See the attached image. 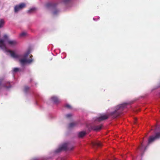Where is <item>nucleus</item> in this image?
Here are the masks:
<instances>
[{
	"instance_id": "4468645a",
	"label": "nucleus",
	"mask_w": 160,
	"mask_h": 160,
	"mask_svg": "<svg viewBox=\"0 0 160 160\" xmlns=\"http://www.w3.org/2000/svg\"><path fill=\"white\" fill-rule=\"evenodd\" d=\"M4 87L8 89L11 88L12 86L10 84L9 82H7L4 85Z\"/></svg>"
},
{
	"instance_id": "6ab92c4d",
	"label": "nucleus",
	"mask_w": 160,
	"mask_h": 160,
	"mask_svg": "<svg viewBox=\"0 0 160 160\" xmlns=\"http://www.w3.org/2000/svg\"><path fill=\"white\" fill-rule=\"evenodd\" d=\"M27 34V33L25 32H23L21 33L20 35V37H23L25 36Z\"/></svg>"
},
{
	"instance_id": "1a4fd4ad",
	"label": "nucleus",
	"mask_w": 160,
	"mask_h": 160,
	"mask_svg": "<svg viewBox=\"0 0 160 160\" xmlns=\"http://www.w3.org/2000/svg\"><path fill=\"white\" fill-rule=\"evenodd\" d=\"M102 127V125H94L92 127V129L95 131H98L101 130Z\"/></svg>"
},
{
	"instance_id": "bb28decb",
	"label": "nucleus",
	"mask_w": 160,
	"mask_h": 160,
	"mask_svg": "<svg viewBox=\"0 0 160 160\" xmlns=\"http://www.w3.org/2000/svg\"><path fill=\"white\" fill-rule=\"evenodd\" d=\"M61 160H65L66 158L65 157H63L61 158Z\"/></svg>"
},
{
	"instance_id": "39448f33",
	"label": "nucleus",
	"mask_w": 160,
	"mask_h": 160,
	"mask_svg": "<svg viewBox=\"0 0 160 160\" xmlns=\"http://www.w3.org/2000/svg\"><path fill=\"white\" fill-rule=\"evenodd\" d=\"M108 114H100V116L97 118L96 121L100 122L103 121L107 119L109 117Z\"/></svg>"
},
{
	"instance_id": "6e6552de",
	"label": "nucleus",
	"mask_w": 160,
	"mask_h": 160,
	"mask_svg": "<svg viewBox=\"0 0 160 160\" xmlns=\"http://www.w3.org/2000/svg\"><path fill=\"white\" fill-rule=\"evenodd\" d=\"M0 48L2 50H6V47L4 43V41L2 39H0Z\"/></svg>"
},
{
	"instance_id": "cd10ccee",
	"label": "nucleus",
	"mask_w": 160,
	"mask_h": 160,
	"mask_svg": "<svg viewBox=\"0 0 160 160\" xmlns=\"http://www.w3.org/2000/svg\"><path fill=\"white\" fill-rule=\"evenodd\" d=\"M2 79H0V85L2 83Z\"/></svg>"
},
{
	"instance_id": "20e7f679",
	"label": "nucleus",
	"mask_w": 160,
	"mask_h": 160,
	"mask_svg": "<svg viewBox=\"0 0 160 160\" xmlns=\"http://www.w3.org/2000/svg\"><path fill=\"white\" fill-rule=\"evenodd\" d=\"M160 138V132L156 133L155 136H152L148 139V145L153 142L156 139Z\"/></svg>"
},
{
	"instance_id": "412c9836",
	"label": "nucleus",
	"mask_w": 160,
	"mask_h": 160,
	"mask_svg": "<svg viewBox=\"0 0 160 160\" xmlns=\"http://www.w3.org/2000/svg\"><path fill=\"white\" fill-rule=\"evenodd\" d=\"M19 69L18 68H14L13 69V71L14 72H16L19 71Z\"/></svg>"
},
{
	"instance_id": "dca6fc26",
	"label": "nucleus",
	"mask_w": 160,
	"mask_h": 160,
	"mask_svg": "<svg viewBox=\"0 0 160 160\" xmlns=\"http://www.w3.org/2000/svg\"><path fill=\"white\" fill-rule=\"evenodd\" d=\"M76 125V123L75 122H72L69 124V128H71L73 127Z\"/></svg>"
},
{
	"instance_id": "423d86ee",
	"label": "nucleus",
	"mask_w": 160,
	"mask_h": 160,
	"mask_svg": "<svg viewBox=\"0 0 160 160\" xmlns=\"http://www.w3.org/2000/svg\"><path fill=\"white\" fill-rule=\"evenodd\" d=\"M26 7V5L25 3H22L20 4L15 6L14 8L15 12H17L19 10H22Z\"/></svg>"
},
{
	"instance_id": "aec40b11",
	"label": "nucleus",
	"mask_w": 160,
	"mask_h": 160,
	"mask_svg": "<svg viewBox=\"0 0 160 160\" xmlns=\"http://www.w3.org/2000/svg\"><path fill=\"white\" fill-rule=\"evenodd\" d=\"M144 148L143 144H142V142L141 143L140 146L139 147V148L140 150V151L142 152V149Z\"/></svg>"
},
{
	"instance_id": "9b49d317",
	"label": "nucleus",
	"mask_w": 160,
	"mask_h": 160,
	"mask_svg": "<svg viewBox=\"0 0 160 160\" xmlns=\"http://www.w3.org/2000/svg\"><path fill=\"white\" fill-rule=\"evenodd\" d=\"M51 99L53 102H54V103L56 104L60 102V100L58 98L55 96H53L52 97Z\"/></svg>"
},
{
	"instance_id": "f3484780",
	"label": "nucleus",
	"mask_w": 160,
	"mask_h": 160,
	"mask_svg": "<svg viewBox=\"0 0 160 160\" xmlns=\"http://www.w3.org/2000/svg\"><path fill=\"white\" fill-rule=\"evenodd\" d=\"M4 23V22L2 19H1L0 20V28H2L3 25Z\"/></svg>"
},
{
	"instance_id": "f8f14e48",
	"label": "nucleus",
	"mask_w": 160,
	"mask_h": 160,
	"mask_svg": "<svg viewBox=\"0 0 160 160\" xmlns=\"http://www.w3.org/2000/svg\"><path fill=\"white\" fill-rule=\"evenodd\" d=\"M86 132L84 131H82L79 133L78 134V136L79 138L83 137L86 134Z\"/></svg>"
},
{
	"instance_id": "9d476101",
	"label": "nucleus",
	"mask_w": 160,
	"mask_h": 160,
	"mask_svg": "<svg viewBox=\"0 0 160 160\" xmlns=\"http://www.w3.org/2000/svg\"><path fill=\"white\" fill-rule=\"evenodd\" d=\"M56 4L52 3H47L46 5V7L47 8H51L53 9H54L56 7Z\"/></svg>"
},
{
	"instance_id": "ddd939ff",
	"label": "nucleus",
	"mask_w": 160,
	"mask_h": 160,
	"mask_svg": "<svg viewBox=\"0 0 160 160\" xmlns=\"http://www.w3.org/2000/svg\"><path fill=\"white\" fill-rule=\"evenodd\" d=\"M92 145L93 146H97L100 147L102 145V143L99 142H97L92 143Z\"/></svg>"
},
{
	"instance_id": "f257e3e1",
	"label": "nucleus",
	"mask_w": 160,
	"mask_h": 160,
	"mask_svg": "<svg viewBox=\"0 0 160 160\" xmlns=\"http://www.w3.org/2000/svg\"><path fill=\"white\" fill-rule=\"evenodd\" d=\"M8 52L10 53L11 56L13 58H18L20 57H22V58L19 59V63L22 66H24L27 63H30L33 61L32 59H27L30 54V52L29 51L22 56L16 54L13 51L11 50H8Z\"/></svg>"
},
{
	"instance_id": "393cba45",
	"label": "nucleus",
	"mask_w": 160,
	"mask_h": 160,
	"mask_svg": "<svg viewBox=\"0 0 160 160\" xmlns=\"http://www.w3.org/2000/svg\"><path fill=\"white\" fill-rule=\"evenodd\" d=\"M65 107L69 109H70L71 108V106L69 104L66 105L65 106Z\"/></svg>"
},
{
	"instance_id": "a878e982",
	"label": "nucleus",
	"mask_w": 160,
	"mask_h": 160,
	"mask_svg": "<svg viewBox=\"0 0 160 160\" xmlns=\"http://www.w3.org/2000/svg\"><path fill=\"white\" fill-rule=\"evenodd\" d=\"M72 116V115L70 114H68L66 115V117L67 118L70 117Z\"/></svg>"
},
{
	"instance_id": "2eb2a0df",
	"label": "nucleus",
	"mask_w": 160,
	"mask_h": 160,
	"mask_svg": "<svg viewBox=\"0 0 160 160\" xmlns=\"http://www.w3.org/2000/svg\"><path fill=\"white\" fill-rule=\"evenodd\" d=\"M36 10V8H32L30 9L28 11V13H31L34 12Z\"/></svg>"
},
{
	"instance_id": "f03ea898",
	"label": "nucleus",
	"mask_w": 160,
	"mask_h": 160,
	"mask_svg": "<svg viewBox=\"0 0 160 160\" xmlns=\"http://www.w3.org/2000/svg\"><path fill=\"white\" fill-rule=\"evenodd\" d=\"M132 103L133 102L124 103L117 106L115 107L114 111L111 112L109 114V116L113 118H117L121 114L124 108L128 105Z\"/></svg>"
},
{
	"instance_id": "5701e85b",
	"label": "nucleus",
	"mask_w": 160,
	"mask_h": 160,
	"mask_svg": "<svg viewBox=\"0 0 160 160\" xmlns=\"http://www.w3.org/2000/svg\"><path fill=\"white\" fill-rule=\"evenodd\" d=\"M29 89V87L28 86H25L24 87V91L25 92H27Z\"/></svg>"
},
{
	"instance_id": "c85d7f7f",
	"label": "nucleus",
	"mask_w": 160,
	"mask_h": 160,
	"mask_svg": "<svg viewBox=\"0 0 160 160\" xmlns=\"http://www.w3.org/2000/svg\"><path fill=\"white\" fill-rule=\"evenodd\" d=\"M32 55H30V58H32Z\"/></svg>"
},
{
	"instance_id": "b1692460",
	"label": "nucleus",
	"mask_w": 160,
	"mask_h": 160,
	"mask_svg": "<svg viewBox=\"0 0 160 160\" xmlns=\"http://www.w3.org/2000/svg\"><path fill=\"white\" fill-rule=\"evenodd\" d=\"M59 12V11L57 9H55L53 12L54 14H57Z\"/></svg>"
},
{
	"instance_id": "0eeeda50",
	"label": "nucleus",
	"mask_w": 160,
	"mask_h": 160,
	"mask_svg": "<svg viewBox=\"0 0 160 160\" xmlns=\"http://www.w3.org/2000/svg\"><path fill=\"white\" fill-rule=\"evenodd\" d=\"M7 43L8 45L11 47H14L18 43L17 40H7Z\"/></svg>"
},
{
	"instance_id": "7ed1b4c3",
	"label": "nucleus",
	"mask_w": 160,
	"mask_h": 160,
	"mask_svg": "<svg viewBox=\"0 0 160 160\" xmlns=\"http://www.w3.org/2000/svg\"><path fill=\"white\" fill-rule=\"evenodd\" d=\"M73 147L71 146L70 144L68 143H65L60 147L56 152L58 153L62 150H71L73 149Z\"/></svg>"
},
{
	"instance_id": "a211bd4d",
	"label": "nucleus",
	"mask_w": 160,
	"mask_h": 160,
	"mask_svg": "<svg viewBox=\"0 0 160 160\" xmlns=\"http://www.w3.org/2000/svg\"><path fill=\"white\" fill-rule=\"evenodd\" d=\"M8 36L6 34H5L3 36V39H2L4 40L5 42V40H8Z\"/></svg>"
},
{
	"instance_id": "4be33fe9",
	"label": "nucleus",
	"mask_w": 160,
	"mask_h": 160,
	"mask_svg": "<svg viewBox=\"0 0 160 160\" xmlns=\"http://www.w3.org/2000/svg\"><path fill=\"white\" fill-rule=\"evenodd\" d=\"M71 0H62V1L65 3H67L69 2Z\"/></svg>"
}]
</instances>
